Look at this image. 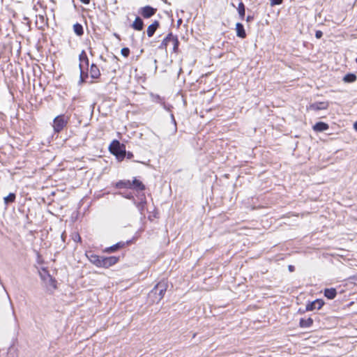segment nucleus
<instances>
[{
  "label": "nucleus",
  "mask_w": 357,
  "mask_h": 357,
  "mask_svg": "<svg viewBox=\"0 0 357 357\" xmlns=\"http://www.w3.org/2000/svg\"><path fill=\"white\" fill-rule=\"evenodd\" d=\"M236 36L241 38H245L247 36L243 24L240 22L236 24Z\"/></svg>",
  "instance_id": "ddd939ff"
},
{
  "label": "nucleus",
  "mask_w": 357,
  "mask_h": 357,
  "mask_svg": "<svg viewBox=\"0 0 357 357\" xmlns=\"http://www.w3.org/2000/svg\"><path fill=\"white\" fill-rule=\"evenodd\" d=\"M144 22L139 17H137L131 24V27L136 31H142L144 29Z\"/></svg>",
  "instance_id": "2eb2a0df"
},
{
  "label": "nucleus",
  "mask_w": 357,
  "mask_h": 357,
  "mask_svg": "<svg viewBox=\"0 0 357 357\" xmlns=\"http://www.w3.org/2000/svg\"><path fill=\"white\" fill-rule=\"evenodd\" d=\"M124 197L127 199H133V196L130 193L127 194L126 195H124Z\"/></svg>",
  "instance_id": "58836bf2"
},
{
  "label": "nucleus",
  "mask_w": 357,
  "mask_h": 357,
  "mask_svg": "<svg viewBox=\"0 0 357 357\" xmlns=\"http://www.w3.org/2000/svg\"><path fill=\"white\" fill-rule=\"evenodd\" d=\"M16 195L15 193L10 192L9 195L3 198L4 204L8 205L13 203L15 201Z\"/></svg>",
  "instance_id": "393cba45"
},
{
  "label": "nucleus",
  "mask_w": 357,
  "mask_h": 357,
  "mask_svg": "<svg viewBox=\"0 0 357 357\" xmlns=\"http://www.w3.org/2000/svg\"><path fill=\"white\" fill-rule=\"evenodd\" d=\"M237 10H238V13L240 19L241 20H243L245 19V6L242 1H241L238 3Z\"/></svg>",
  "instance_id": "412c9836"
},
{
  "label": "nucleus",
  "mask_w": 357,
  "mask_h": 357,
  "mask_svg": "<svg viewBox=\"0 0 357 357\" xmlns=\"http://www.w3.org/2000/svg\"><path fill=\"white\" fill-rule=\"evenodd\" d=\"M89 64V59H87L86 62L85 61H83V66H84V70L88 69Z\"/></svg>",
  "instance_id": "473e14b6"
},
{
  "label": "nucleus",
  "mask_w": 357,
  "mask_h": 357,
  "mask_svg": "<svg viewBox=\"0 0 357 357\" xmlns=\"http://www.w3.org/2000/svg\"><path fill=\"white\" fill-rule=\"evenodd\" d=\"M356 63H357V58L356 59Z\"/></svg>",
  "instance_id": "a18cd8bd"
},
{
  "label": "nucleus",
  "mask_w": 357,
  "mask_h": 357,
  "mask_svg": "<svg viewBox=\"0 0 357 357\" xmlns=\"http://www.w3.org/2000/svg\"><path fill=\"white\" fill-rule=\"evenodd\" d=\"M324 305V302L322 299H316L312 302H309L305 307L306 311H312L314 309L319 310Z\"/></svg>",
  "instance_id": "0eeeda50"
},
{
  "label": "nucleus",
  "mask_w": 357,
  "mask_h": 357,
  "mask_svg": "<svg viewBox=\"0 0 357 357\" xmlns=\"http://www.w3.org/2000/svg\"><path fill=\"white\" fill-rule=\"evenodd\" d=\"M109 150L112 154L116 156L118 161L121 162L126 158V146L116 139L111 143L109 146Z\"/></svg>",
  "instance_id": "f257e3e1"
},
{
  "label": "nucleus",
  "mask_w": 357,
  "mask_h": 357,
  "mask_svg": "<svg viewBox=\"0 0 357 357\" xmlns=\"http://www.w3.org/2000/svg\"><path fill=\"white\" fill-rule=\"evenodd\" d=\"M168 284L165 281L159 282L154 288L151 291L149 296H155L153 301L158 303L164 297L167 291Z\"/></svg>",
  "instance_id": "f03ea898"
},
{
  "label": "nucleus",
  "mask_w": 357,
  "mask_h": 357,
  "mask_svg": "<svg viewBox=\"0 0 357 357\" xmlns=\"http://www.w3.org/2000/svg\"><path fill=\"white\" fill-rule=\"evenodd\" d=\"M283 3V0H270V4L271 6L280 5Z\"/></svg>",
  "instance_id": "c756f323"
},
{
  "label": "nucleus",
  "mask_w": 357,
  "mask_h": 357,
  "mask_svg": "<svg viewBox=\"0 0 357 357\" xmlns=\"http://www.w3.org/2000/svg\"><path fill=\"white\" fill-rule=\"evenodd\" d=\"M77 240H79L80 241H81V237L79 236H78V238H77Z\"/></svg>",
  "instance_id": "79ce46f5"
},
{
  "label": "nucleus",
  "mask_w": 357,
  "mask_h": 357,
  "mask_svg": "<svg viewBox=\"0 0 357 357\" xmlns=\"http://www.w3.org/2000/svg\"><path fill=\"white\" fill-rule=\"evenodd\" d=\"M329 126L326 123L322 121L317 122L313 126V130L316 132H324L327 130Z\"/></svg>",
  "instance_id": "4468645a"
},
{
  "label": "nucleus",
  "mask_w": 357,
  "mask_h": 357,
  "mask_svg": "<svg viewBox=\"0 0 357 357\" xmlns=\"http://www.w3.org/2000/svg\"><path fill=\"white\" fill-rule=\"evenodd\" d=\"M114 35H115L116 37L119 38V35H117L116 33Z\"/></svg>",
  "instance_id": "c03bdc74"
},
{
  "label": "nucleus",
  "mask_w": 357,
  "mask_h": 357,
  "mask_svg": "<svg viewBox=\"0 0 357 357\" xmlns=\"http://www.w3.org/2000/svg\"><path fill=\"white\" fill-rule=\"evenodd\" d=\"M171 43L173 45L174 52L176 53L178 52V46H179V41H178L177 36L173 35Z\"/></svg>",
  "instance_id": "a878e982"
},
{
  "label": "nucleus",
  "mask_w": 357,
  "mask_h": 357,
  "mask_svg": "<svg viewBox=\"0 0 357 357\" xmlns=\"http://www.w3.org/2000/svg\"><path fill=\"white\" fill-rule=\"evenodd\" d=\"M337 295V290L335 288H326L324 289V296L328 299H333Z\"/></svg>",
  "instance_id": "6ab92c4d"
},
{
  "label": "nucleus",
  "mask_w": 357,
  "mask_h": 357,
  "mask_svg": "<svg viewBox=\"0 0 357 357\" xmlns=\"http://www.w3.org/2000/svg\"><path fill=\"white\" fill-rule=\"evenodd\" d=\"M119 260V257L116 256L103 257L102 258L101 268H108L116 264Z\"/></svg>",
  "instance_id": "39448f33"
},
{
  "label": "nucleus",
  "mask_w": 357,
  "mask_h": 357,
  "mask_svg": "<svg viewBox=\"0 0 357 357\" xmlns=\"http://www.w3.org/2000/svg\"><path fill=\"white\" fill-rule=\"evenodd\" d=\"M146 204V202L145 199L140 201L137 204H136L137 208L140 211L141 213L144 211L145 206Z\"/></svg>",
  "instance_id": "cd10ccee"
},
{
  "label": "nucleus",
  "mask_w": 357,
  "mask_h": 357,
  "mask_svg": "<svg viewBox=\"0 0 357 357\" xmlns=\"http://www.w3.org/2000/svg\"><path fill=\"white\" fill-rule=\"evenodd\" d=\"M87 257L89 258L91 263H92L97 267L101 268L102 256H98L97 255L91 253L89 255H87Z\"/></svg>",
  "instance_id": "9d476101"
},
{
  "label": "nucleus",
  "mask_w": 357,
  "mask_h": 357,
  "mask_svg": "<svg viewBox=\"0 0 357 357\" xmlns=\"http://www.w3.org/2000/svg\"><path fill=\"white\" fill-rule=\"evenodd\" d=\"M80 70L79 81V84H82L85 82L86 79L88 77V73L84 71V69Z\"/></svg>",
  "instance_id": "bb28decb"
},
{
  "label": "nucleus",
  "mask_w": 357,
  "mask_h": 357,
  "mask_svg": "<svg viewBox=\"0 0 357 357\" xmlns=\"http://www.w3.org/2000/svg\"><path fill=\"white\" fill-rule=\"evenodd\" d=\"M314 319L312 317L301 318L299 321V326L303 328H310L312 326Z\"/></svg>",
  "instance_id": "f8f14e48"
},
{
  "label": "nucleus",
  "mask_w": 357,
  "mask_h": 357,
  "mask_svg": "<svg viewBox=\"0 0 357 357\" xmlns=\"http://www.w3.org/2000/svg\"><path fill=\"white\" fill-rule=\"evenodd\" d=\"M10 306H11V310H12V314L14 316L15 319L17 320L16 316L15 314V310H14L13 306L10 301Z\"/></svg>",
  "instance_id": "f704fd0d"
},
{
  "label": "nucleus",
  "mask_w": 357,
  "mask_h": 357,
  "mask_svg": "<svg viewBox=\"0 0 357 357\" xmlns=\"http://www.w3.org/2000/svg\"><path fill=\"white\" fill-rule=\"evenodd\" d=\"M77 240H79L80 241H81V237L79 236H78V238H77Z\"/></svg>",
  "instance_id": "37998d69"
},
{
  "label": "nucleus",
  "mask_w": 357,
  "mask_h": 357,
  "mask_svg": "<svg viewBox=\"0 0 357 357\" xmlns=\"http://www.w3.org/2000/svg\"><path fill=\"white\" fill-rule=\"evenodd\" d=\"M88 59V56L86 55V53L84 50H82L79 56V69H84V66H83V61H85L86 62Z\"/></svg>",
  "instance_id": "b1692460"
},
{
  "label": "nucleus",
  "mask_w": 357,
  "mask_h": 357,
  "mask_svg": "<svg viewBox=\"0 0 357 357\" xmlns=\"http://www.w3.org/2000/svg\"><path fill=\"white\" fill-rule=\"evenodd\" d=\"M84 4H89L90 3V0H79Z\"/></svg>",
  "instance_id": "e433bc0d"
},
{
  "label": "nucleus",
  "mask_w": 357,
  "mask_h": 357,
  "mask_svg": "<svg viewBox=\"0 0 357 357\" xmlns=\"http://www.w3.org/2000/svg\"><path fill=\"white\" fill-rule=\"evenodd\" d=\"M171 119L172 121L174 123V125H176V120L173 114H171Z\"/></svg>",
  "instance_id": "4c0bfd02"
},
{
  "label": "nucleus",
  "mask_w": 357,
  "mask_h": 357,
  "mask_svg": "<svg viewBox=\"0 0 357 357\" xmlns=\"http://www.w3.org/2000/svg\"><path fill=\"white\" fill-rule=\"evenodd\" d=\"M133 153L130 151H126V158L128 159H132L133 158Z\"/></svg>",
  "instance_id": "2f4dec72"
},
{
  "label": "nucleus",
  "mask_w": 357,
  "mask_h": 357,
  "mask_svg": "<svg viewBox=\"0 0 357 357\" xmlns=\"http://www.w3.org/2000/svg\"><path fill=\"white\" fill-rule=\"evenodd\" d=\"M172 36H173V34H172V32L169 33L167 34V36L163 39V40L162 41V43L159 45L158 48L160 50L167 49V45L172 41Z\"/></svg>",
  "instance_id": "f3484780"
},
{
  "label": "nucleus",
  "mask_w": 357,
  "mask_h": 357,
  "mask_svg": "<svg viewBox=\"0 0 357 357\" xmlns=\"http://www.w3.org/2000/svg\"><path fill=\"white\" fill-rule=\"evenodd\" d=\"M357 79V76L354 73H347L345 75L342 79V80L346 83H352L354 82Z\"/></svg>",
  "instance_id": "4be33fe9"
},
{
  "label": "nucleus",
  "mask_w": 357,
  "mask_h": 357,
  "mask_svg": "<svg viewBox=\"0 0 357 357\" xmlns=\"http://www.w3.org/2000/svg\"><path fill=\"white\" fill-rule=\"evenodd\" d=\"M116 188H132L131 181L129 180H121L116 183Z\"/></svg>",
  "instance_id": "aec40b11"
},
{
  "label": "nucleus",
  "mask_w": 357,
  "mask_h": 357,
  "mask_svg": "<svg viewBox=\"0 0 357 357\" xmlns=\"http://www.w3.org/2000/svg\"><path fill=\"white\" fill-rule=\"evenodd\" d=\"M130 241H127V242H123V241H120V242H118L116 243V244L110 246V247H108V248H106L105 250H104V252H107V253H112V252H115L116 251L124 248L126 245L129 244Z\"/></svg>",
  "instance_id": "6e6552de"
},
{
  "label": "nucleus",
  "mask_w": 357,
  "mask_h": 357,
  "mask_svg": "<svg viewBox=\"0 0 357 357\" xmlns=\"http://www.w3.org/2000/svg\"><path fill=\"white\" fill-rule=\"evenodd\" d=\"M132 184V188L135 189L136 190H140L142 191L145 190V185L143 184V183L135 178L133 181L131 182Z\"/></svg>",
  "instance_id": "a211bd4d"
},
{
  "label": "nucleus",
  "mask_w": 357,
  "mask_h": 357,
  "mask_svg": "<svg viewBox=\"0 0 357 357\" xmlns=\"http://www.w3.org/2000/svg\"><path fill=\"white\" fill-rule=\"evenodd\" d=\"M157 11V9L151 6H145L142 7L139 11V14L144 18H150L153 16Z\"/></svg>",
  "instance_id": "423d86ee"
},
{
  "label": "nucleus",
  "mask_w": 357,
  "mask_h": 357,
  "mask_svg": "<svg viewBox=\"0 0 357 357\" xmlns=\"http://www.w3.org/2000/svg\"><path fill=\"white\" fill-rule=\"evenodd\" d=\"M151 98L153 102L161 105L167 111H170L171 108H172V106L169 104H166L164 98L160 97L159 95L151 94Z\"/></svg>",
  "instance_id": "1a4fd4ad"
},
{
  "label": "nucleus",
  "mask_w": 357,
  "mask_h": 357,
  "mask_svg": "<svg viewBox=\"0 0 357 357\" xmlns=\"http://www.w3.org/2000/svg\"><path fill=\"white\" fill-rule=\"evenodd\" d=\"M160 27V22L158 20H155L151 24H150L146 30L147 36L151 38L152 37L156 30Z\"/></svg>",
  "instance_id": "9b49d317"
},
{
  "label": "nucleus",
  "mask_w": 357,
  "mask_h": 357,
  "mask_svg": "<svg viewBox=\"0 0 357 357\" xmlns=\"http://www.w3.org/2000/svg\"><path fill=\"white\" fill-rule=\"evenodd\" d=\"M181 23H182V20L181 19L178 20V21H177L178 26H179Z\"/></svg>",
  "instance_id": "a19ab883"
},
{
  "label": "nucleus",
  "mask_w": 357,
  "mask_h": 357,
  "mask_svg": "<svg viewBox=\"0 0 357 357\" xmlns=\"http://www.w3.org/2000/svg\"><path fill=\"white\" fill-rule=\"evenodd\" d=\"M130 49L128 47H123L121 50V53L123 56L128 57L130 55Z\"/></svg>",
  "instance_id": "c85d7f7f"
},
{
  "label": "nucleus",
  "mask_w": 357,
  "mask_h": 357,
  "mask_svg": "<svg viewBox=\"0 0 357 357\" xmlns=\"http://www.w3.org/2000/svg\"><path fill=\"white\" fill-rule=\"evenodd\" d=\"M69 117L64 114L56 116L54 119V130L55 132H60L67 125Z\"/></svg>",
  "instance_id": "7ed1b4c3"
},
{
  "label": "nucleus",
  "mask_w": 357,
  "mask_h": 357,
  "mask_svg": "<svg viewBox=\"0 0 357 357\" xmlns=\"http://www.w3.org/2000/svg\"><path fill=\"white\" fill-rule=\"evenodd\" d=\"M73 31L77 36H82L84 34L83 26L79 23H75L73 25Z\"/></svg>",
  "instance_id": "5701e85b"
},
{
  "label": "nucleus",
  "mask_w": 357,
  "mask_h": 357,
  "mask_svg": "<svg viewBox=\"0 0 357 357\" xmlns=\"http://www.w3.org/2000/svg\"><path fill=\"white\" fill-rule=\"evenodd\" d=\"M354 128L357 131V121L354 124Z\"/></svg>",
  "instance_id": "ea45409f"
},
{
  "label": "nucleus",
  "mask_w": 357,
  "mask_h": 357,
  "mask_svg": "<svg viewBox=\"0 0 357 357\" xmlns=\"http://www.w3.org/2000/svg\"><path fill=\"white\" fill-rule=\"evenodd\" d=\"M90 76L93 79H97L100 76V70H99L98 67L94 63H92L91 65Z\"/></svg>",
  "instance_id": "dca6fc26"
},
{
  "label": "nucleus",
  "mask_w": 357,
  "mask_h": 357,
  "mask_svg": "<svg viewBox=\"0 0 357 357\" xmlns=\"http://www.w3.org/2000/svg\"><path fill=\"white\" fill-rule=\"evenodd\" d=\"M254 20V16L253 15H248L247 17H246V21L248 22H251L252 21H253Z\"/></svg>",
  "instance_id": "72a5a7b5"
},
{
  "label": "nucleus",
  "mask_w": 357,
  "mask_h": 357,
  "mask_svg": "<svg viewBox=\"0 0 357 357\" xmlns=\"http://www.w3.org/2000/svg\"><path fill=\"white\" fill-rule=\"evenodd\" d=\"M288 269L290 272H293L295 270V268L293 265H289Z\"/></svg>",
  "instance_id": "c9c22d12"
},
{
  "label": "nucleus",
  "mask_w": 357,
  "mask_h": 357,
  "mask_svg": "<svg viewBox=\"0 0 357 357\" xmlns=\"http://www.w3.org/2000/svg\"><path fill=\"white\" fill-rule=\"evenodd\" d=\"M323 36V33L321 31H316L315 32V37L317 38V39H320L321 37Z\"/></svg>",
  "instance_id": "7c9ffc66"
},
{
  "label": "nucleus",
  "mask_w": 357,
  "mask_h": 357,
  "mask_svg": "<svg viewBox=\"0 0 357 357\" xmlns=\"http://www.w3.org/2000/svg\"><path fill=\"white\" fill-rule=\"evenodd\" d=\"M328 105L329 104L328 102H316L311 103L308 106H307V110L314 112H317L319 110H325L328 109Z\"/></svg>",
  "instance_id": "20e7f679"
}]
</instances>
